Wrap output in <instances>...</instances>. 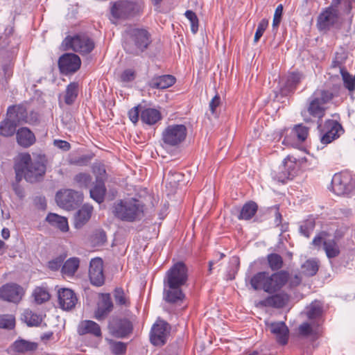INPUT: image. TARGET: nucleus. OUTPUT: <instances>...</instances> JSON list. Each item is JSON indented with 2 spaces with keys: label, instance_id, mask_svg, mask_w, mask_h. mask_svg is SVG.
Listing matches in <instances>:
<instances>
[{
  "label": "nucleus",
  "instance_id": "f257e3e1",
  "mask_svg": "<svg viewBox=\"0 0 355 355\" xmlns=\"http://www.w3.org/2000/svg\"><path fill=\"white\" fill-rule=\"evenodd\" d=\"M48 159L44 153H22L18 155V162L15 164L16 179L20 181L23 175L31 183L41 181L46 172Z\"/></svg>",
  "mask_w": 355,
  "mask_h": 355
},
{
  "label": "nucleus",
  "instance_id": "f03ea898",
  "mask_svg": "<svg viewBox=\"0 0 355 355\" xmlns=\"http://www.w3.org/2000/svg\"><path fill=\"white\" fill-rule=\"evenodd\" d=\"M188 279V270L183 262H177L166 272L164 278V300L170 304H180L185 298L182 286Z\"/></svg>",
  "mask_w": 355,
  "mask_h": 355
},
{
  "label": "nucleus",
  "instance_id": "7ed1b4c3",
  "mask_svg": "<svg viewBox=\"0 0 355 355\" xmlns=\"http://www.w3.org/2000/svg\"><path fill=\"white\" fill-rule=\"evenodd\" d=\"M144 213V204L135 198L116 201L113 206V214L118 219L132 223L140 220Z\"/></svg>",
  "mask_w": 355,
  "mask_h": 355
},
{
  "label": "nucleus",
  "instance_id": "20e7f679",
  "mask_svg": "<svg viewBox=\"0 0 355 355\" xmlns=\"http://www.w3.org/2000/svg\"><path fill=\"white\" fill-rule=\"evenodd\" d=\"M332 98V94L325 90L316 91L309 98V105L306 110L302 112V116L306 122L311 121L309 115L318 118L319 121L322 119L325 113L324 104L329 101Z\"/></svg>",
  "mask_w": 355,
  "mask_h": 355
},
{
  "label": "nucleus",
  "instance_id": "39448f33",
  "mask_svg": "<svg viewBox=\"0 0 355 355\" xmlns=\"http://www.w3.org/2000/svg\"><path fill=\"white\" fill-rule=\"evenodd\" d=\"M150 43V35L147 31L131 28L127 31L123 47L128 53L138 54L143 52Z\"/></svg>",
  "mask_w": 355,
  "mask_h": 355
},
{
  "label": "nucleus",
  "instance_id": "423d86ee",
  "mask_svg": "<svg viewBox=\"0 0 355 355\" xmlns=\"http://www.w3.org/2000/svg\"><path fill=\"white\" fill-rule=\"evenodd\" d=\"M26 116V110L21 105L10 106L7 117L0 123V135L9 137L16 132L19 122Z\"/></svg>",
  "mask_w": 355,
  "mask_h": 355
},
{
  "label": "nucleus",
  "instance_id": "0eeeda50",
  "mask_svg": "<svg viewBox=\"0 0 355 355\" xmlns=\"http://www.w3.org/2000/svg\"><path fill=\"white\" fill-rule=\"evenodd\" d=\"M187 129L183 124L168 125L162 133V139L165 146L177 147L186 139Z\"/></svg>",
  "mask_w": 355,
  "mask_h": 355
},
{
  "label": "nucleus",
  "instance_id": "6e6552de",
  "mask_svg": "<svg viewBox=\"0 0 355 355\" xmlns=\"http://www.w3.org/2000/svg\"><path fill=\"white\" fill-rule=\"evenodd\" d=\"M62 46L64 50L72 49L81 54L90 53L94 48V43L89 37L84 35L67 36L63 40Z\"/></svg>",
  "mask_w": 355,
  "mask_h": 355
},
{
  "label": "nucleus",
  "instance_id": "1a4fd4ad",
  "mask_svg": "<svg viewBox=\"0 0 355 355\" xmlns=\"http://www.w3.org/2000/svg\"><path fill=\"white\" fill-rule=\"evenodd\" d=\"M331 186L336 195L348 194L355 188V175L349 171L336 173L332 178Z\"/></svg>",
  "mask_w": 355,
  "mask_h": 355
},
{
  "label": "nucleus",
  "instance_id": "9d476101",
  "mask_svg": "<svg viewBox=\"0 0 355 355\" xmlns=\"http://www.w3.org/2000/svg\"><path fill=\"white\" fill-rule=\"evenodd\" d=\"M141 8V4L136 1H120L113 4L111 14L116 19H125L138 13Z\"/></svg>",
  "mask_w": 355,
  "mask_h": 355
},
{
  "label": "nucleus",
  "instance_id": "9b49d317",
  "mask_svg": "<svg viewBox=\"0 0 355 355\" xmlns=\"http://www.w3.org/2000/svg\"><path fill=\"white\" fill-rule=\"evenodd\" d=\"M55 200L59 207L71 210L83 201V193L73 189L61 190L57 192Z\"/></svg>",
  "mask_w": 355,
  "mask_h": 355
},
{
  "label": "nucleus",
  "instance_id": "f8f14e48",
  "mask_svg": "<svg viewBox=\"0 0 355 355\" xmlns=\"http://www.w3.org/2000/svg\"><path fill=\"white\" fill-rule=\"evenodd\" d=\"M343 132L342 125L338 121L328 119L320 130V141L323 144H329L338 139Z\"/></svg>",
  "mask_w": 355,
  "mask_h": 355
},
{
  "label": "nucleus",
  "instance_id": "ddd939ff",
  "mask_svg": "<svg viewBox=\"0 0 355 355\" xmlns=\"http://www.w3.org/2000/svg\"><path fill=\"white\" fill-rule=\"evenodd\" d=\"M297 171L295 158L287 156L279 166L278 171L272 172V178L278 182L284 183L289 179H293Z\"/></svg>",
  "mask_w": 355,
  "mask_h": 355
},
{
  "label": "nucleus",
  "instance_id": "4468645a",
  "mask_svg": "<svg viewBox=\"0 0 355 355\" xmlns=\"http://www.w3.org/2000/svg\"><path fill=\"white\" fill-rule=\"evenodd\" d=\"M108 329L113 336L125 338L131 333L132 325L127 319L113 318L109 322Z\"/></svg>",
  "mask_w": 355,
  "mask_h": 355
},
{
  "label": "nucleus",
  "instance_id": "2eb2a0df",
  "mask_svg": "<svg viewBox=\"0 0 355 355\" xmlns=\"http://www.w3.org/2000/svg\"><path fill=\"white\" fill-rule=\"evenodd\" d=\"M24 294V289L17 284H6L0 288V298L8 302L18 303Z\"/></svg>",
  "mask_w": 355,
  "mask_h": 355
},
{
  "label": "nucleus",
  "instance_id": "dca6fc26",
  "mask_svg": "<svg viewBox=\"0 0 355 355\" xmlns=\"http://www.w3.org/2000/svg\"><path fill=\"white\" fill-rule=\"evenodd\" d=\"M288 273L281 270L272 275L268 274L265 292L272 294L279 291L288 282Z\"/></svg>",
  "mask_w": 355,
  "mask_h": 355
},
{
  "label": "nucleus",
  "instance_id": "f3484780",
  "mask_svg": "<svg viewBox=\"0 0 355 355\" xmlns=\"http://www.w3.org/2000/svg\"><path fill=\"white\" fill-rule=\"evenodd\" d=\"M89 277L91 283L94 286H101L104 284L105 276L102 259L96 257L90 261Z\"/></svg>",
  "mask_w": 355,
  "mask_h": 355
},
{
  "label": "nucleus",
  "instance_id": "a211bd4d",
  "mask_svg": "<svg viewBox=\"0 0 355 355\" xmlns=\"http://www.w3.org/2000/svg\"><path fill=\"white\" fill-rule=\"evenodd\" d=\"M338 9L333 6L327 8L318 18L317 26L320 30H326L333 26L338 20Z\"/></svg>",
  "mask_w": 355,
  "mask_h": 355
},
{
  "label": "nucleus",
  "instance_id": "6ab92c4d",
  "mask_svg": "<svg viewBox=\"0 0 355 355\" xmlns=\"http://www.w3.org/2000/svg\"><path fill=\"white\" fill-rule=\"evenodd\" d=\"M60 307L65 311L73 309L78 302L76 293L69 288H60L58 292Z\"/></svg>",
  "mask_w": 355,
  "mask_h": 355
},
{
  "label": "nucleus",
  "instance_id": "aec40b11",
  "mask_svg": "<svg viewBox=\"0 0 355 355\" xmlns=\"http://www.w3.org/2000/svg\"><path fill=\"white\" fill-rule=\"evenodd\" d=\"M288 300L289 296L287 294L280 293L260 300L257 303V306L280 309L283 308L288 303Z\"/></svg>",
  "mask_w": 355,
  "mask_h": 355
},
{
  "label": "nucleus",
  "instance_id": "412c9836",
  "mask_svg": "<svg viewBox=\"0 0 355 355\" xmlns=\"http://www.w3.org/2000/svg\"><path fill=\"white\" fill-rule=\"evenodd\" d=\"M266 324L278 343L284 345L288 343L289 331L284 322H266Z\"/></svg>",
  "mask_w": 355,
  "mask_h": 355
},
{
  "label": "nucleus",
  "instance_id": "4be33fe9",
  "mask_svg": "<svg viewBox=\"0 0 355 355\" xmlns=\"http://www.w3.org/2000/svg\"><path fill=\"white\" fill-rule=\"evenodd\" d=\"M168 335V324L164 322L155 323L151 329L150 341L154 345H163Z\"/></svg>",
  "mask_w": 355,
  "mask_h": 355
},
{
  "label": "nucleus",
  "instance_id": "5701e85b",
  "mask_svg": "<svg viewBox=\"0 0 355 355\" xmlns=\"http://www.w3.org/2000/svg\"><path fill=\"white\" fill-rule=\"evenodd\" d=\"M113 306L110 294H102L101 301L94 312V318L98 321L104 320L112 311Z\"/></svg>",
  "mask_w": 355,
  "mask_h": 355
},
{
  "label": "nucleus",
  "instance_id": "b1692460",
  "mask_svg": "<svg viewBox=\"0 0 355 355\" xmlns=\"http://www.w3.org/2000/svg\"><path fill=\"white\" fill-rule=\"evenodd\" d=\"M80 336L89 334L94 337L101 338L102 332L101 327L93 320H85L81 321L77 329Z\"/></svg>",
  "mask_w": 355,
  "mask_h": 355
},
{
  "label": "nucleus",
  "instance_id": "393cba45",
  "mask_svg": "<svg viewBox=\"0 0 355 355\" xmlns=\"http://www.w3.org/2000/svg\"><path fill=\"white\" fill-rule=\"evenodd\" d=\"M93 211V207L85 204L75 214L74 227L80 229L83 227L90 219Z\"/></svg>",
  "mask_w": 355,
  "mask_h": 355
},
{
  "label": "nucleus",
  "instance_id": "a878e982",
  "mask_svg": "<svg viewBox=\"0 0 355 355\" xmlns=\"http://www.w3.org/2000/svg\"><path fill=\"white\" fill-rule=\"evenodd\" d=\"M16 139L17 144L24 148H28L35 142V135L28 128L18 129Z\"/></svg>",
  "mask_w": 355,
  "mask_h": 355
},
{
  "label": "nucleus",
  "instance_id": "bb28decb",
  "mask_svg": "<svg viewBox=\"0 0 355 355\" xmlns=\"http://www.w3.org/2000/svg\"><path fill=\"white\" fill-rule=\"evenodd\" d=\"M175 83V78L172 75H162L153 78L148 85L153 89H164L171 87Z\"/></svg>",
  "mask_w": 355,
  "mask_h": 355
},
{
  "label": "nucleus",
  "instance_id": "cd10ccee",
  "mask_svg": "<svg viewBox=\"0 0 355 355\" xmlns=\"http://www.w3.org/2000/svg\"><path fill=\"white\" fill-rule=\"evenodd\" d=\"M37 343L31 342L24 339H18L15 340L12 345V349L17 353H28L33 352L37 349Z\"/></svg>",
  "mask_w": 355,
  "mask_h": 355
},
{
  "label": "nucleus",
  "instance_id": "c85d7f7f",
  "mask_svg": "<svg viewBox=\"0 0 355 355\" xmlns=\"http://www.w3.org/2000/svg\"><path fill=\"white\" fill-rule=\"evenodd\" d=\"M161 119V113L156 109L146 108L141 112V120L147 125H154Z\"/></svg>",
  "mask_w": 355,
  "mask_h": 355
},
{
  "label": "nucleus",
  "instance_id": "c756f323",
  "mask_svg": "<svg viewBox=\"0 0 355 355\" xmlns=\"http://www.w3.org/2000/svg\"><path fill=\"white\" fill-rule=\"evenodd\" d=\"M89 193L91 198L96 202L99 204L103 202L106 193L105 182L103 180L96 181Z\"/></svg>",
  "mask_w": 355,
  "mask_h": 355
},
{
  "label": "nucleus",
  "instance_id": "7c9ffc66",
  "mask_svg": "<svg viewBox=\"0 0 355 355\" xmlns=\"http://www.w3.org/2000/svg\"><path fill=\"white\" fill-rule=\"evenodd\" d=\"M46 220L52 226L58 228L63 232H66L69 230L68 221L65 217L59 216L56 214L50 213L47 215Z\"/></svg>",
  "mask_w": 355,
  "mask_h": 355
},
{
  "label": "nucleus",
  "instance_id": "2f4dec72",
  "mask_svg": "<svg viewBox=\"0 0 355 355\" xmlns=\"http://www.w3.org/2000/svg\"><path fill=\"white\" fill-rule=\"evenodd\" d=\"M268 277V272H259L250 278V284L254 290H263L265 291Z\"/></svg>",
  "mask_w": 355,
  "mask_h": 355
},
{
  "label": "nucleus",
  "instance_id": "473e14b6",
  "mask_svg": "<svg viewBox=\"0 0 355 355\" xmlns=\"http://www.w3.org/2000/svg\"><path fill=\"white\" fill-rule=\"evenodd\" d=\"M80 58L73 53H64L58 60V67H80Z\"/></svg>",
  "mask_w": 355,
  "mask_h": 355
},
{
  "label": "nucleus",
  "instance_id": "72a5a7b5",
  "mask_svg": "<svg viewBox=\"0 0 355 355\" xmlns=\"http://www.w3.org/2000/svg\"><path fill=\"white\" fill-rule=\"evenodd\" d=\"M79 92V85L76 82L69 83L65 89L64 101L67 105L73 104L78 97Z\"/></svg>",
  "mask_w": 355,
  "mask_h": 355
},
{
  "label": "nucleus",
  "instance_id": "f704fd0d",
  "mask_svg": "<svg viewBox=\"0 0 355 355\" xmlns=\"http://www.w3.org/2000/svg\"><path fill=\"white\" fill-rule=\"evenodd\" d=\"M22 320L29 327H37L43 320V316L41 314L36 313L31 310L26 309L22 314Z\"/></svg>",
  "mask_w": 355,
  "mask_h": 355
},
{
  "label": "nucleus",
  "instance_id": "c9c22d12",
  "mask_svg": "<svg viewBox=\"0 0 355 355\" xmlns=\"http://www.w3.org/2000/svg\"><path fill=\"white\" fill-rule=\"evenodd\" d=\"M319 269V262L316 259H307L301 266V272L305 276H314Z\"/></svg>",
  "mask_w": 355,
  "mask_h": 355
},
{
  "label": "nucleus",
  "instance_id": "e433bc0d",
  "mask_svg": "<svg viewBox=\"0 0 355 355\" xmlns=\"http://www.w3.org/2000/svg\"><path fill=\"white\" fill-rule=\"evenodd\" d=\"M323 248L329 259L338 257L340 254V248L334 239H329L323 241Z\"/></svg>",
  "mask_w": 355,
  "mask_h": 355
},
{
  "label": "nucleus",
  "instance_id": "4c0bfd02",
  "mask_svg": "<svg viewBox=\"0 0 355 355\" xmlns=\"http://www.w3.org/2000/svg\"><path fill=\"white\" fill-rule=\"evenodd\" d=\"M257 208V205L254 202L250 201L245 203L241 210L239 218L242 220L251 219L256 214Z\"/></svg>",
  "mask_w": 355,
  "mask_h": 355
},
{
  "label": "nucleus",
  "instance_id": "58836bf2",
  "mask_svg": "<svg viewBox=\"0 0 355 355\" xmlns=\"http://www.w3.org/2000/svg\"><path fill=\"white\" fill-rule=\"evenodd\" d=\"M80 261L78 258L72 257L67 259L63 264L62 272L64 275L72 276L79 267Z\"/></svg>",
  "mask_w": 355,
  "mask_h": 355
},
{
  "label": "nucleus",
  "instance_id": "ea45409f",
  "mask_svg": "<svg viewBox=\"0 0 355 355\" xmlns=\"http://www.w3.org/2000/svg\"><path fill=\"white\" fill-rule=\"evenodd\" d=\"M35 302L37 304H41L47 302L50 299V294L47 288L44 286L36 287L32 294Z\"/></svg>",
  "mask_w": 355,
  "mask_h": 355
},
{
  "label": "nucleus",
  "instance_id": "a19ab883",
  "mask_svg": "<svg viewBox=\"0 0 355 355\" xmlns=\"http://www.w3.org/2000/svg\"><path fill=\"white\" fill-rule=\"evenodd\" d=\"M268 266L272 270H278L283 266L284 261L282 257L276 253H271L267 256Z\"/></svg>",
  "mask_w": 355,
  "mask_h": 355
},
{
  "label": "nucleus",
  "instance_id": "79ce46f5",
  "mask_svg": "<svg viewBox=\"0 0 355 355\" xmlns=\"http://www.w3.org/2000/svg\"><path fill=\"white\" fill-rule=\"evenodd\" d=\"M315 228V219L310 217L306 220L303 221L300 226V233L306 237H309L310 234L313 232Z\"/></svg>",
  "mask_w": 355,
  "mask_h": 355
},
{
  "label": "nucleus",
  "instance_id": "37998d69",
  "mask_svg": "<svg viewBox=\"0 0 355 355\" xmlns=\"http://www.w3.org/2000/svg\"><path fill=\"white\" fill-rule=\"evenodd\" d=\"M346 68H340L345 87L350 92L355 89V76L349 74Z\"/></svg>",
  "mask_w": 355,
  "mask_h": 355
},
{
  "label": "nucleus",
  "instance_id": "c03bdc74",
  "mask_svg": "<svg viewBox=\"0 0 355 355\" xmlns=\"http://www.w3.org/2000/svg\"><path fill=\"white\" fill-rule=\"evenodd\" d=\"M17 51L16 47L12 48L10 51L8 49H3L1 53V58L3 60V67H8L12 64V60L15 58Z\"/></svg>",
  "mask_w": 355,
  "mask_h": 355
},
{
  "label": "nucleus",
  "instance_id": "a18cd8bd",
  "mask_svg": "<svg viewBox=\"0 0 355 355\" xmlns=\"http://www.w3.org/2000/svg\"><path fill=\"white\" fill-rule=\"evenodd\" d=\"M322 312V304L320 302H312L308 308L307 316L309 319L317 318Z\"/></svg>",
  "mask_w": 355,
  "mask_h": 355
},
{
  "label": "nucleus",
  "instance_id": "49530a36",
  "mask_svg": "<svg viewBox=\"0 0 355 355\" xmlns=\"http://www.w3.org/2000/svg\"><path fill=\"white\" fill-rule=\"evenodd\" d=\"M73 180L79 187L87 188L92 181V177L88 173H80L74 176Z\"/></svg>",
  "mask_w": 355,
  "mask_h": 355
},
{
  "label": "nucleus",
  "instance_id": "de8ad7c7",
  "mask_svg": "<svg viewBox=\"0 0 355 355\" xmlns=\"http://www.w3.org/2000/svg\"><path fill=\"white\" fill-rule=\"evenodd\" d=\"M347 52L343 48L338 49L333 59V67H340L345 64V61L347 59Z\"/></svg>",
  "mask_w": 355,
  "mask_h": 355
},
{
  "label": "nucleus",
  "instance_id": "09e8293b",
  "mask_svg": "<svg viewBox=\"0 0 355 355\" xmlns=\"http://www.w3.org/2000/svg\"><path fill=\"white\" fill-rule=\"evenodd\" d=\"M299 332L304 336L315 337L318 334V329L308 322H304L299 327Z\"/></svg>",
  "mask_w": 355,
  "mask_h": 355
},
{
  "label": "nucleus",
  "instance_id": "8fccbe9b",
  "mask_svg": "<svg viewBox=\"0 0 355 355\" xmlns=\"http://www.w3.org/2000/svg\"><path fill=\"white\" fill-rule=\"evenodd\" d=\"M303 77V75L298 71L289 73L286 78V85L288 87H295L301 81Z\"/></svg>",
  "mask_w": 355,
  "mask_h": 355
},
{
  "label": "nucleus",
  "instance_id": "3c124183",
  "mask_svg": "<svg viewBox=\"0 0 355 355\" xmlns=\"http://www.w3.org/2000/svg\"><path fill=\"white\" fill-rule=\"evenodd\" d=\"M185 17L189 19L191 24V31L196 34L198 31L199 21L196 14L192 10H187L184 13Z\"/></svg>",
  "mask_w": 355,
  "mask_h": 355
},
{
  "label": "nucleus",
  "instance_id": "603ef678",
  "mask_svg": "<svg viewBox=\"0 0 355 355\" xmlns=\"http://www.w3.org/2000/svg\"><path fill=\"white\" fill-rule=\"evenodd\" d=\"M15 324V319L12 315H0V328L11 329Z\"/></svg>",
  "mask_w": 355,
  "mask_h": 355
},
{
  "label": "nucleus",
  "instance_id": "864d4df0",
  "mask_svg": "<svg viewBox=\"0 0 355 355\" xmlns=\"http://www.w3.org/2000/svg\"><path fill=\"white\" fill-rule=\"evenodd\" d=\"M114 297L116 304L120 306H128L129 304L128 300L122 288H116L114 292Z\"/></svg>",
  "mask_w": 355,
  "mask_h": 355
},
{
  "label": "nucleus",
  "instance_id": "5fc2aeb1",
  "mask_svg": "<svg viewBox=\"0 0 355 355\" xmlns=\"http://www.w3.org/2000/svg\"><path fill=\"white\" fill-rule=\"evenodd\" d=\"M93 173L96 175V181L103 180L106 178V171L103 164H94L92 166Z\"/></svg>",
  "mask_w": 355,
  "mask_h": 355
},
{
  "label": "nucleus",
  "instance_id": "6e6d98bb",
  "mask_svg": "<svg viewBox=\"0 0 355 355\" xmlns=\"http://www.w3.org/2000/svg\"><path fill=\"white\" fill-rule=\"evenodd\" d=\"M293 133L297 136L299 141H304L309 135V128L302 124H299L295 126Z\"/></svg>",
  "mask_w": 355,
  "mask_h": 355
},
{
  "label": "nucleus",
  "instance_id": "4d7b16f0",
  "mask_svg": "<svg viewBox=\"0 0 355 355\" xmlns=\"http://www.w3.org/2000/svg\"><path fill=\"white\" fill-rule=\"evenodd\" d=\"M110 349L115 355H121L126 351V344L120 341H110Z\"/></svg>",
  "mask_w": 355,
  "mask_h": 355
},
{
  "label": "nucleus",
  "instance_id": "13d9d810",
  "mask_svg": "<svg viewBox=\"0 0 355 355\" xmlns=\"http://www.w3.org/2000/svg\"><path fill=\"white\" fill-rule=\"evenodd\" d=\"M136 78V71L134 68H127L120 74V80L122 83H129Z\"/></svg>",
  "mask_w": 355,
  "mask_h": 355
},
{
  "label": "nucleus",
  "instance_id": "bf43d9fd",
  "mask_svg": "<svg viewBox=\"0 0 355 355\" xmlns=\"http://www.w3.org/2000/svg\"><path fill=\"white\" fill-rule=\"evenodd\" d=\"M268 25V21L266 19H263L261 20V21L259 23L257 29L256 31L254 41V42H257L261 38V37L263 35L264 31H266L267 26Z\"/></svg>",
  "mask_w": 355,
  "mask_h": 355
},
{
  "label": "nucleus",
  "instance_id": "052dcab7",
  "mask_svg": "<svg viewBox=\"0 0 355 355\" xmlns=\"http://www.w3.org/2000/svg\"><path fill=\"white\" fill-rule=\"evenodd\" d=\"M91 159V157L87 155H83L78 157L72 158L70 159L69 162L71 164L83 166H87Z\"/></svg>",
  "mask_w": 355,
  "mask_h": 355
},
{
  "label": "nucleus",
  "instance_id": "680f3d73",
  "mask_svg": "<svg viewBox=\"0 0 355 355\" xmlns=\"http://www.w3.org/2000/svg\"><path fill=\"white\" fill-rule=\"evenodd\" d=\"M107 239L105 232L103 231H98L95 233L93 236V242L95 245H101L105 243Z\"/></svg>",
  "mask_w": 355,
  "mask_h": 355
},
{
  "label": "nucleus",
  "instance_id": "e2e57ef3",
  "mask_svg": "<svg viewBox=\"0 0 355 355\" xmlns=\"http://www.w3.org/2000/svg\"><path fill=\"white\" fill-rule=\"evenodd\" d=\"M283 12V6L282 4L279 5L275 11L272 26L273 27L278 26L281 21V18Z\"/></svg>",
  "mask_w": 355,
  "mask_h": 355
},
{
  "label": "nucleus",
  "instance_id": "0e129e2a",
  "mask_svg": "<svg viewBox=\"0 0 355 355\" xmlns=\"http://www.w3.org/2000/svg\"><path fill=\"white\" fill-rule=\"evenodd\" d=\"M64 259L61 257H57L48 263L49 268L53 271L58 270L63 263Z\"/></svg>",
  "mask_w": 355,
  "mask_h": 355
},
{
  "label": "nucleus",
  "instance_id": "69168bd1",
  "mask_svg": "<svg viewBox=\"0 0 355 355\" xmlns=\"http://www.w3.org/2000/svg\"><path fill=\"white\" fill-rule=\"evenodd\" d=\"M139 114L141 115V113L139 111L138 106L134 107L128 112L129 119L135 124L139 121Z\"/></svg>",
  "mask_w": 355,
  "mask_h": 355
},
{
  "label": "nucleus",
  "instance_id": "338daca9",
  "mask_svg": "<svg viewBox=\"0 0 355 355\" xmlns=\"http://www.w3.org/2000/svg\"><path fill=\"white\" fill-rule=\"evenodd\" d=\"M220 104V97L218 94L214 96L209 103V110L212 114H216V109Z\"/></svg>",
  "mask_w": 355,
  "mask_h": 355
},
{
  "label": "nucleus",
  "instance_id": "774afa93",
  "mask_svg": "<svg viewBox=\"0 0 355 355\" xmlns=\"http://www.w3.org/2000/svg\"><path fill=\"white\" fill-rule=\"evenodd\" d=\"M53 144H54L55 146H56L57 148L62 149L64 151L69 150L71 148L70 144L64 140H60V139L54 140Z\"/></svg>",
  "mask_w": 355,
  "mask_h": 355
}]
</instances>
